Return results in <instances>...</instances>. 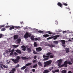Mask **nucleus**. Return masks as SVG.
<instances>
[{
    "mask_svg": "<svg viewBox=\"0 0 73 73\" xmlns=\"http://www.w3.org/2000/svg\"><path fill=\"white\" fill-rule=\"evenodd\" d=\"M20 58V57L19 56H17L16 59L12 58L11 60L15 63H17L19 62Z\"/></svg>",
    "mask_w": 73,
    "mask_h": 73,
    "instance_id": "1",
    "label": "nucleus"
},
{
    "mask_svg": "<svg viewBox=\"0 0 73 73\" xmlns=\"http://www.w3.org/2000/svg\"><path fill=\"white\" fill-rule=\"evenodd\" d=\"M67 64H68L70 65H71L72 64V63L70 62V61L68 62L67 61H65L64 64L62 65L61 66V67L64 66L65 67H66L67 66Z\"/></svg>",
    "mask_w": 73,
    "mask_h": 73,
    "instance_id": "2",
    "label": "nucleus"
},
{
    "mask_svg": "<svg viewBox=\"0 0 73 73\" xmlns=\"http://www.w3.org/2000/svg\"><path fill=\"white\" fill-rule=\"evenodd\" d=\"M31 35V34L29 33L28 32H27L25 33L24 37L25 39H27L28 38V37H30Z\"/></svg>",
    "mask_w": 73,
    "mask_h": 73,
    "instance_id": "3",
    "label": "nucleus"
},
{
    "mask_svg": "<svg viewBox=\"0 0 73 73\" xmlns=\"http://www.w3.org/2000/svg\"><path fill=\"white\" fill-rule=\"evenodd\" d=\"M51 63L52 60H51L45 62H44V67H45L46 66L49 65Z\"/></svg>",
    "mask_w": 73,
    "mask_h": 73,
    "instance_id": "4",
    "label": "nucleus"
},
{
    "mask_svg": "<svg viewBox=\"0 0 73 73\" xmlns=\"http://www.w3.org/2000/svg\"><path fill=\"white\" fill-rule=\"evenodd\" d=\"M52 53L51 52H48L46 54V55L45 54H44L43 56V58H48L50 57V56L51 54Z\"/></svg>",
    "mask_w": 73,
    "mask_h": 73,
    "instance_id": "5",
    "label": "nucleus"
},
{
    "mask_svg": "<svg viewBox=\"0 0 73 73\" xmlns=\"http://www.w3.org/2000/svg\"><path fill=\"white\" fill-rule=\"evenodd\" d=\"M46 46H49L51 48H53L55 47V45L54 44H52V43L51 42V43L49 44H46Z\"/></svg>",
    "mask_w": 73,
    "mask_h": 73,
    "instance_id": "6",
    "label": "nucleus"
},
{
    "mask_svg": "<svg viewBox=\"0 0 73 73\" xmlns=\"http://www.w3.org/2000/svg\"><path fill=\"white\" fill-rule=\"evenodd\" d=\"M31 47H28L27 48V51L29 53H30L31 52V49H32V46H33V45L32 44H31Z\"/></svg>",
    "mask_w": 73,
    "mask_h": 73,
    "instance_id": "7",
    "label": "nucleus"
},
{
    "mask_svg": "<svg viewBox=\"0 0 73 73\" xmlns=\"http://www.w3.org/2000/svg\"><path fill=\"white\" fill-rule=\"evenodd\" d=\"M19 27H17V26H12L10 28L9 30H12V29H14L15 28L17 29Z\"/></svg>",
    "mask_w": 73,
    "mask_h": 73,
    "instance_id": "8",
    "label": "nucleus"
},
{
    "mask_svg": "<svg viewBox=\"0 0 73 73\" xmlns=\"http://www.w3.org/2000/svg\"><path fill=\"white\" fill-rule=\"evenodd\" d=\"M36 51L38 52H40L42 50V48L40 47L36 48Z\"/></svg>",
    "mask_w": 73,
    "mask_h": 73,
    "instance_id": "9",
    "label": "nucleus"
},
{
    "mask_svg": "<svg viewBox=\"0 0 73 73\" xmlns=\"http://www.w3.org/2000/svg\"><path fill=\"white\" fill-rule=\"evenodd\" d=\"M62 61V60L61 59H60V60H57V62L58 63V65L59 66H60V65H61V62Z\"/></svg>",
    "mask_w": 73,
    "mask_h": 73,
    "instance_id": "10",
    "label": "nucleus"
},
{
    "mask_svg": "<svg viewBox=\"0 0 73 73\" xmlns=\"http://www.w3.org/2000/svg\"><path fill=\"white\" fill-rule=\"evenodd\" d=\"M59 37V35H56L55 36H52L53 38H54V40H55L57 39V38Z\"/></svg>",
    "mask_w": 73,
    "mask_h": 73,
    "instance_id": "11",
    "label": "nucleus"
},
{
    "mask_svg": "<svg viewBox=\"0 0 73 73\" xmlns=\"http://www.w3.org/2000/svg\"><path fill=\"white\" fill-rule=\"evenodd\" d=\"M14 51H15L16 52L18 53L19 54H21V50L19 49H17V50H15Z\"/></svg>",
    "mask_w": 73,
    "mask_h": 73,
    "instance_id": "12",
    "label": "nucleus"
},
{
    "mask_svg": "<svg viewBox=\"0 0 73 73\" xmlns=\"http://www.w3.org/2000/svg\"><path fill=\"white\" fill-rule=\"evenodd\" d=\"M16 70V69L15 68H13L11 70V71L9 72V73H15V71Z\"/></svg>",
    "mask_w": 73,
    "mask_h": 73,
    "instance_id": "13",
    "label": "nucleus"
},
{
    "mask_svg": "<svg viewBox=\"0 0 73 73\" xmlns=\"http://www.w3.org/2000/svg\"><path fill=\"white\" fill-rule=\"evenodd\" d=\"M21 48H23V49H22L23 50V51H25L26 50V47H25V46H21Z\"/></svg>",
    "mask_w": 73,
    "mask_h": 73,
    "instance_id": "14",
    "label": "nucleus"
},
{
    "mask_svg": "<svg viewBox=\"0 0 73 73\" xmlns=\"http://www.w3.org/2000/svg\"><path fill=\"white\" fill-rule=\"evenodd\" d=\"M53 43L54 44L57 45L58 44V42L57 41H54Z\"/></svg>",
    "mask_w": 73,
    "mask_h": 73,
    "instance_id": "15",
    "label": "nucleus"
},
{
    "mask_svg": "<svg viewBox=\"0 0 73 73\" xmlns=\"http://www.w3.org/2000/svg\"><path fill=\"white\" fill-rule=\"evenodd\" d=\"M14 51V49H13L11 50V52L10 54V56H12L13 55V52Z\"/></svg>",
    "mask_w": 73,
    "mask_h": 73,
    "instance_id": "16",
    "label": "nucleus"
},
{
    "mask_svg": "<svg viewBox=\"0 0 73 73\" xmlns=\"http://www.w3.org/2000/svg\"><path fill=\"white\" fill-rule=\"evenodd\" d=\"M65 50L66 53H68L69 51V48H66L65 49Z\"/></svg>",
    "mask_w": 73,
    "mask_h": 73,
    "instance_id": "17",
    "label": "nucleus"
},
{
    "mask_svg": "<svg viewBox=\"0 0 73 73\" xmlns=\"http://www.w3.org/2000/svg\"><path fill=\"white\" fill-rule=\"evenodd\" d=\"M27 68L26 66H24L23 67H21V70H24V69H25Z\"/></svg>",
    "mask_w": 73,
    "mask_h": 73,
    "instance_id": "18",
    "label": "nucleus"
},
{
    "mask_svg": "<svg viewBox=\"0 0 73 73\" xmlns=\"http://www.w3.org/2000/svg\"><path fill=\"white\" fill-rule=\"evenodd\" d=\"M58 5L61 8H62V5L59 2L58 3Z\"/></svg>",
    "mask_w": 73,
    "mask_h": 73,
    "instance_id": "19",
    "label": "nucleus"
},
{
    "mask_svg": "<svg viewBox=\"0 0 73 73\" xmlns=\"http://www.w3.org/2000/svg\"><path fill=\"white\" fill-rule=\"evenodd\" d=\"M43 36L44 37H46L49 36V35L48 34L44 35H43Z\"/></svg>",
    "mask_w": 73,
    "mask_h": 73,
    "instance_id": "20",
    "label": "nucleus"
},
{
    "mask_svg": "<svg viewBox=\"0 0 73 73\" xmlns=\"http://www.w3.org/2000/svg\"><path fill=\"white\" fill-rule=\"evenodd\" d=\"M49 72V71L47 70H45L43 72V73H48Z\"/></svg>",
    "mask_w": 73,
    "mask_h": 73,
    "instance_id": "21",
    "label": "nucleus"
},
{
    "mask_svg": "<svg viewBox=\"0 0 73 73\" xmlns=\"http://www.w3.org/2000/svg\"><path fill=\"white\" fill-rule=\"evenodd\" d=\"M18 38V36L15 35L14 36V40Z\"/></svg>",
    "mask_w": 73,
    "mask_h": 73,
    "instance_id": "22",
    "label": "nucleus"
},
{
    "mask_svg": "<svg viewBox=\"0 0 73 73\" xmlns=\"http://www.w3.org/2000/svg\"><path fill=\"white\" fill-rule=\"evenodd\" d=\"M59 71V70H55V71H52V72L53 73H55V72H58Z\"/></svg>",
    "mask_w": 73,
    "mask_h": 73,
    "instance_id": "23",
    "label": "nucleus"
},
{
    "mask_svg": "<svg viewBox=\"0 0 73 73\" xmlns=\"http://www.w3.org/2000/svg\"><path fill=\"white\" fill-rule=\"evenodd\" d=\"M32 64V63H27L25 65V66H30Z\"/></svg>",
    "mask_w": 73,
    "mask_h": 73,
    "instance_id": "24",
    "label": "nucleus"
},
{
    "mask_svg": "<svg viewBox=\"0 0 73 73\" xmlns=\"http://www.w3.org/2000/svg\"><path fill=\"white\" fill-rule=\"evenodd\" d=\"M21 41V39L20 38H19L17 40V42L18 43H19Z\"/></svg>",
    "mask_w": 73,
    "mask_h": 73,
    "instance_id": "25",
    "label": "nucleus"
},
{
    "mask_svg": "<svg viewBox=\"0 0 73 73\" xmlns=\"http://www.w3.org/2000/svg\"><path fill=\"white\" fill-rule=\"evenodd\" d=\"M3 67L4 68L7 69L8 68V65L5 66V65H3Z\"/></svg>",
    "mask_w": 73,
    "mask_h": 73,
    "instance_id": "26",
    "label": "nucleus"
},
{
    "mask_svg": "<svg viewBox=\"0 0 73 73\" xmlns=\"http://www.w3.org/2000/svg\"><path fill=\"white\" fill-rule=\"evenodd\" d=\"M22 58L23 60H25L28 59V58L25 57H21Z\"/></svg>",
    "mask_w": 73,
    "mask_h": 73,
    "instance_id": "27",
    "label": "nucleus"
},
{
    "mask_svg": "<svg viewBox=\"0 0 73 73\" xmlns=\"http://www.w3.org/2000/svg\"><path fill=\"white\" fill-rule=\"evenodd\" d=\"M20 66V65L19 64H17L15 65V68H18Z\"/></svg>",
    "mask_w": 73,
    "mask_h": 73,
    "instance_id": "28",
    "label": "nucleus"
},
{
    "mask_svg": "<svg viewBox=\"0 0 73 73\" xmlns=\"http://www.w3.org/2000/svg\"><path fill=\"white\" fill-rule=\"evenodd\" d=\"M61 42H62V44H65V41L64 40H61Z\"/></svg>",
    "mask_w": 73,
    "mask_h": 73,
    "instance_id": "29",
    "label": "nucleus"
},
{
    "mask_svg": "<svg viewBox=\"0 0 73 73\" xmlns=\"http://www.w3.org/2000/svg\"><path fill=\"white\" fill-rule=\"evenodd\" d=\"M51 31H47V33H48V34L50 35H51L53 34V33L52 32H50Z\"/></svg>",
    "mask_w": 73,
    "mask_h": 73,
    "instance_id": "30",
    "label": "nucleus"
},
{
    "mask_svg": "<svg viewBox=\"0 0 73 73\" xmlns=\"http://www.w3.org/2000/svg\"><path fill=\"white\" fill-rule=\"evenodd\" d=\"M35 36H31V39L32 40H34V37H35Z\"/></svg>",
    "mask_w": 73,
    "mask_h": 73,
    "instance_id": "31",
    "label": "nucleus"
},
{
    "mask_svg": "<svg viewBox=\"0 0 73 73\" xmlns=\"http://www.w3.org/2000/svg\"><path fill=\"white\" fill-rule=\"evenodd\" d=\"M34 46L35 47H37V44H36V42H34Z\"/></svg>",
    "mask_w": 73,
    "mask_h": 73,
    "instance_id": "32",
    "label": "nucleus"
},
{
    "mask_svg": "<svg viewBox=\"0 0 73 73\" xmlns=\"http://www.w3.org/2000/svg\"><path fill=\"white\" fill-rule=\"evenodd\" d=\"M13 46L15 48H17V47L19 46V45H13Z\"/></svg>",
    "mask_w": 73,
    "mask_h": 73,
    "instance_id": "33",
    "label": "nucleus"
},
{
    "mask_svg": "<svg viewBox=\"0 0 73 73\" xmlns=\"http://www.w3.org/2000/svg\"><path fill=\"white\" fill-rule=\"evenodd\" d=\"M5 30H6V29H5V28H2L1 29V31H5Z\"/></svg>",
    "mask_w": 73,
    "mask_h": 73,
    "instance_id": "34",
    "label": "nucleus"
},
{
    "mask_svg": "<svg viewBox=\"0 0 73 73\" xmlns=\"http://www.w3.org/2000/svg\"><path fill=\"white\" fill-rule=\"evenodd\" d=\"M48 58H44V59H43V60L44 61H46V60H48Z\"/></svg>",
    "mask_w": 73,
    "mask_h": 73,
    "instance_id": "35",
    "label": "nucleus"
},
{
    "mask_svg": "<svg viewBox=\"0 0 73 73\" xmlns=\"http://www.w3.org/2000/svg\"><path fill=\"white\" fill-rule=\"evenodd\" d=\"M52 38H53V37H52V36L51 37H49L47 38V39L48 40H50V39H52Z\"/></svg>",
    "mask_w": 73,
    "mask_h": 73,
    "instance_id": "36",
    "label": "nucleus"
},
{
    "mask_svg": "<svg viewBox=\"0 0 73 73\" xmlns=\"http://www.w3.org/2000/svg\"><path fill=\"white\" fill-rule=\"evenodd\" d=\"M38 32L40 33H44V32L43 31H38Z\"/></svg>",
    "mask_w": 73,
    "mask_h": 73,
    "instance_id": "37",
    "label": "nucleus"
},
{
    "mask_svg": "<svg viewBox=\"0 0 73 73\" xmlns=\"http://www.w3.org/2000/svg\"><path fill=\"white\" fill-rule=\"evenodd\" d=\"M37 66V64H35L33 66V68H35Z\"/></svg>",
    "mask_w": 73,
    "mask_h": 73,
    "instance_id": "38",
    "label": "nucleus"
},
{
    "mask_svg": "<svg viewBox=\"0 0 73 73\" xmlns=\"http://www.w3.org/2000/svg\"><path fill=\"white\" fill-rule=\"evenodd\" d=\"M66 70H63L62 71V73H66Z\"/></svg>",
    "mask_w": 73,
    "mask_h": 73,
    "instance_id": "39",
    "label": "nucleus"
},
{
    "mask_svg": "<svg viewBox=\"0 0 73 73\" xmlns=\"http://www.w3.org/2000/svg\"><path fill=\"white\" fill-rule=\"evenodd\" d=\"M38 65L39 66H42V63L41 62H38Z\"/></svg>",
    "mask_w": 73,
    "mask_h": 73,
    "instance_id": "40",
    "label": "nucleus"
},
{
    "mask_svg": "<svg viewBox=\"0 0 73 73\" xmlns=\"http://www.w3.org/2000/svg\"><path fill=\"white\" fill-rule=\"evenodd\" d=\"M14 52V54L15 55V56L18 55V54L17 52Z\"/></svg>",
    "mask_w": 73,
    "mask_h": 73,
    "instance_id": "41",
    "label": "nucleus"
},
{
    "mask_svg": "<svg viewBox=\"0 0 73 73\" xmlns=\"http://www.w3.org/2000/svg\"><path fill=\"white\" fill-rule=\"evenodd\" d=\"M33 52L34 54H37V52L35 51L34 50L33 51Z\"/></svg>",
    "mask_w": 73,
    "mask_h": 73,
    "instance_id": "42",
    "label": "nucleus"
},
{
    "mask_svg": "<svg viewBox=\"0 0 73 73\" xmlns=\"http://www.w3.org/2000/svg\"><path fill=\"white\" fill-rule=\"evenodd\" d=\"M54 55H51L50 56V57L51 58H52L53 57Z\"/></svg>",
    "mask_w": 73,
    "mask_h": 73,
    "instance_id": "43",
    "label": "nucleus"
},
{
    "mask_svg": "<svg viewBox=\"0 0 73 73\" xmlns=\"http://www.w3.org/2000/svg\"><path fill=\"white\" fill-rule=\"evenodd\" d=\"M53 67H52L50 68L49 69L50 71H51V70H52L53 69Z\"/></svg>",
    "mask_w": 73,
    "mask_h": 73,
    "instance_id": "44",
    "label": "nucleus"
},
{
    "mask_svg": "<svg viewBox=\"0 0 73 73\" xmlns=\"http://www.w3.org/2000/svg\"><path fill=\"white\" fill-rule=\"evenodd\" d=\"M34 40H35V41L38 40V38H34Z\"/></svg>",
    "mask_w": 73,
    "mask_h": 73,
    "instance_id": "45",
    "label": "nucleus"
},
{
    "mask_svg": "<svg viewBox=\"0 0 73 73\" xmlns=\"http://www.w3.org/2000/svg\"><path fill=\"white\" fill-rule=\"evenodd\" d=\"M36 62H37V61L36 60H35L33 61V62L34 63H36Z\"/></svg>",
    "mask_w": 73,
    "mask_h": 73,
    "instance_id": "46",
    "label": "nucleus"
},
{
    "mask_svg": "<svg viewBox=\"0 0 73 73\" xmlns=\"http://www.w3.org/2000/svg\"><path fill=\"white\" fill-rule=\"evenodd\" d=\"M37 38L38 40L40 41V40H41V38L40 37L38 38Z\"/></svg>",
    "mask_w": 73,
    "mask_h": 73,
    "instance_id": "47",
    "label": "nucleus"
},
{
    "mask_svg": "<svg viewBox=\"0 0 73 73\" xmlns=\"http://www.w3.org/2000/svg\"><path fill=\"white\" fill-rule=\"evenodd\" d=\"M1 28L4 27H5V25H1Z\"/></svg>",
    "mask_w": 73,
    "mask_h": 73,
    "instance_id": "48",
    "label": "nucleus"
},
{
    "mask_svg": "<svg viewBox=\"0 0 73 73\" xmlns=\"http://www.w3.org/2000/svg\"><path fill=\"white\" fill-rule=\"evenodd\" d=\"M63 4H64V5L65 6H67L68 5V4L66 3H64Z\"/></svg>",
    "mask_w": 73,
    "mask_h": 73,
    "instance_id": "49",
    "label": "nucleus"
},
{
    "mask_svg": "<svg viewBox=\"0 0 73 73\" xmlns=\"http://www.w3.org/2000/svg\"><path fill=\"white\" fill-rule=\"evenodd\" d=\"M3 36V35L2 34H0V38H1Z\"/></svg>",
    "mask_w": 73,
    "mask_h": 73,
    "instance_id": "50",
    "label": "nucleus"
},
{
    "mask_svg": "<svg viewBox=\"0 0 73 73\" xmlns=\"http://www.w3.org/2000/svg\"><path fill=\"white\" fill-rule=\"evenodd\" d=\"M11 27V26H6L5 27V28H8V27Z\"/></svg>",
    "mask_w": 73,
    "mask_h": 73,
    "instance_id": "51",
    "label": "nucleus"
},
{
    "mask_svg": "<svg viewBox=\"0 0 73 73\" xmlns=\"http://www.w3.org/2000/svg\"><path fill=\"white\" fill-rule=\"evenodd\" d=\"M62 46L64 47H66V45L65 44H62Z\"/></svg>",
    "mask_w": 73,
    "mask_h": 73,
    "instance_id": "52",
    "label": "nucleus"
},
{
    "mask_svg": "<svg viewBox=\"0 0 73 73\" xmlns=\"http://www.w3.org/2000/svg\"><path fill=\"white\" fill-rule=\"evenodd\" d=\"M56 22V24L58 25V22L57 21H55Z\"/></svg>",
    "mask_w": 73,
    "mask_h": 73,
    "instance_id": "53",
    "label": "nucleus"
},
{
    "mask_svg": "<svg viewBox=\"0 0 73 73\" xmlns=\"http://www.w3.org/2000/svg\"><path fill=\"white\" fill-rule=\"evenodd\" d=\"M34 59H36V56H34Z\"/></svg>",
    "mask_w": 73,
    "mask_h": 73,
    "instance_id": "54",
    "label": "nucleus"
},
{
    "mask_svg": "<svg viewBox=\"0 0 73 73\" xmlns=\"http://www.w3.org/2000/svg\"><path fill=\"white\" fill-rule=\"evenodd\" d=\"M11 52V49L10 48L9 49V52Z\"/></svg>",
    "mask_w": 73,
    "mask_h": 73,
    "instance_id": "55",
    "label": "nucleus"
},
{
    "mask_svg": "<svg viewBox=\"0 0 73 73\" xmlns=\"http://www.w3.org/2000/svg\"><path fill=\"white\" fill-rule=\"evenodd\" d=\"M32 71L33 72H34L35 71V69H33L32 70Z\"/></svg>",
    "mask_w": 73,
    "mask_h": 73,
    "instance_id": "56",
    "label": "nucleus"
},
{
    "mask_svg": "<svg viewBox=\"0 0 73 73\" xmlns=\"http://www.w3.org/2000/svg\"><path fill=\"white\" fill-rule=\"evenodd\" d=\"M27 70H27V69H25V72H27Z\"/></svg>",
    "mask_w": 73,
    "mask_h": 73,
    "instance_id": "57",
    "label": "nucleus"
},
{
    "mask_svg": "<svg viewBox=\"0 0 73 73\" xmlns=\"http://www.w3.org/2000/svg\"><path fill=\"white\" fill-rule=\"evenodd\" d=\"M63 34H65L66 33V31H64L63 32Z\"/></svg>",
    "mask_w": 73,
    "mask_h": 73,
    "instance_id": "58",
    "label": "nucleus"
},
{
    "mask_svg": "<svg viewBox=\"0 0 73 73\" xmlns=\"http://www.w3.org/2000/svg\"><path fill=\"white\" fill-rule=\"evenodd\" d=\"M0 66H3V64H0Z\"/></svg>",
    "mask_w": 73,
    "mask_h": 73,
    "instance_id": "59",
    "label": "nucleus"
},
{
    "mask_svg": "<svg viewBox=\"0 0 73 73\" xmlns=\"http://www.w3.org/2000/svg\"><path fill=\"white\" fill-rule=\"evenodd\" d=\"M0 68H2V69H3V66H0Z\"/></svg>",
    "mask_w": 73,
    "mask_h": 73,
    "instance_id": "60",
    "label": "nucleus"
},
{
    "mask_svg": "<svg viewBox=\"0 0 73 73\" xmlns=\"http://www.w3.org/2000/svg\"><path fill=\"white\" fill-rule=\"evenodd\" d=\"M68 73H72L71 71H69Z\"/></svg>",
    "mask_w": 73,
    "mask_h": 73,
    "instance_id": "61",
    "label": "nucleus"
},
{
    "mask_svg": "<svg viewBox=\"0 0 73 73\" xmlns=\"http://www.w3.org/2000/svg\"><path fill=\"white\" fill-rule=\"evenodd\" d=\"M68 41L69 42H71V40L70 39H69L68 40Z\"/></svg>",
    "mask_w": 73,
    "mask_h": 73,
    "instance_id": "62",
    "label": "nucleus"
},
{
    "mask_svg": "<svg viewBox=\"0 0 73 73\" xmlns=\"http://www.w3.org/2000/svg\"><path fill=\"white\" fill-rule=\"evenodd\" d=\"M9 62H10V61H9V62H7V64H9Z\"/></svg>",
    "mask_w": 73,
    "mask_h": 73,
    "instance_id": "63",
    "label": "nucleus"
},
{
    "mask_svg": "<svg viewBox=\"0 0 73 73\" xmlns=\"http://www.w3.org/2000/svg\"><path fill=\"white\" fill-rule=\"evenodd\" d=\"M34 30H36V29L35 28H34V29H33Z\"/></svg>",
    "mask_w": 73,
    "mask_h": 73,
    "instance_id": "64",
    "label": "nucleus"
}]
</instances>
